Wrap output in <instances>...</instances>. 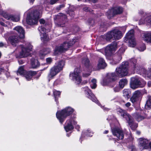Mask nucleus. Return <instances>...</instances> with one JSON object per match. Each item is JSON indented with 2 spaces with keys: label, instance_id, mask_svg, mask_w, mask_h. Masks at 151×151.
Here are the masks:
<instances>
[{
  "label": "nucleus",
  "instance_id": "f257e3e1",
  "mask_svg": "<svg viewBox=\"0 0 151 151\" xmlns=\"http://www.w3.org/2000/svg\"><path fill=\"white\" fill-rule=\"evenodd\" d=\"M128 63L127 62L122 63V64L116 69V73H112L109 74L108 77L109 78L110 81H113L116 79L117 77L120 78L126 76L128 73Z\"/></svg>",
  "mask_w": 151,
  "mask_h": 151
},
{
  "label": "nucleus",
  "instance_id": "f03ea898",
  "mask_svg": "<svg viewBox=\"0 0 151 151\" xmlns=\"http://www.w3.org/2000/svg\"><path fill=\"white\" fill-rule=\"evenodd\" d=\"M42 11V8L41 7L39 10H35L28 14L26 19L27 23L30 25L36 24L38 19L41 16Z\"/></svg>",
  "mask_w": 151,
  "mask_h": 151
},
{
  "label": "nucleus",
  "instance_id": "7ed1b4c3",
  "mask_svg": "<svg viewBox=\"0 0 151 151\" xmlns=\"http://www.w3.org/2000/svg\"><path fill=\"white\" fill-rule=\"evenodd\" d=\"M64 65V61L61 60L58 62L57 64H56L55 65L51 68L47 76V79L49 81L62 70Z\"/></svg>",
  "mask_w": 151,
  "mask_h": 151
},
{
  "label": "nucleus",
  "instance_id": "20e7f679",
  "mask_svg": "<svg viewBox=\"0 0 151 151\" xmlns=\"http://www.w3.org/2000/svg\"><path fill=\"white\" fill-rule=\"evenodd\" d=\"M74 111V109L70 107H66L61 111H58L56 113L57 117L59 120L60 122L62 123L66 118L72 114Z\"/></svg>",
  "mask_w": 151,
  "mask_h": 151
},
{
  "label": "nucleus",
  "instance_id": "39448f33",
  "mask_svg": "<svg viewBox=\"0 0 151 151\" xmlns=\"http://www.w3.org/2000/svg\"><path fill=\"white\" fill-rule=\"evenodd\" d=\"M118 110V111L121 113V116L126 119L132 129L133 130L135 129L137 127V125L136 124L134 123L133 120L132 116L126 112L122 109H119Z\"/></svg>",
  "mask_w": 151,
  "mask_h": 151
},
{
  "label": "nucleus",
  "instance_id": "423d86ee",
  "mask_svg": "<svg viewBox=\"0 0 151 151\" xmlns=\"http://www.w3.org/2000/svg\"><path fill=\"white\" fill-rule=\"evenodd\" d=\"M118 110V111L121 113V116L126 119L132 129L133 130L135 129L137 127V125L136 124L134 123L133 120L132 116L126 112L122 109H119Z\"/></svg>",
  "mask_w": 151,
  "mask_h": 151
},
{
  "label": "nucleus",
  "instance_id": "0eeeda50",
  "mask_svg": "<svg viewBox=\"0 0 151 151\" xmlns=\"http://www.w3.org/2000/svg\"><path fill=\"white\" fill-rule=\"evenodd\" d=\"M67 19L66 15L61 13H60L54 16V19L55 22L60 27H63L64 26Z\"/></svg>",
  "mask_w": 151,
  "mask_h": 151
},
{
  "label": "nucleus",
  "instance_id": "6e6552de",
  "mask_svg": "<svg viewBox=\"0 0 151 151\" xmlns=\"http://www.w3.org/2000/svg\"><path fill=\"white\" fill-rule=\"evenodd\" d=\"M122 36V32L117 29H115L111 32H108L105 35L107 40H109L111 39L119 40Z\"/></svg>",
  "mask_w": 151,
  "mask_h": 151
},
{
  "label": "nucleus",
  "instance_id": "1a4fd4ad",
  "mask_svg": "<svg viewBox=\"0 0 151 151\" xmlns=\"http://www.w3.org/2000/svg\"><path fill=\"white\" fill-rule=\"evenodd\" d=\"M17 74V75L19 74L21 75H23L27 80L29 81L32 78V76L36 74V72L32 71L26 72L24 70L23 66H21L18 69Z\"/></svg>",
  "mask_w": 151,
  "mask_h": 151
},
{
  "label": "nucleus",
  "instance_id": "9d476101",
  "mask_svg": "<svg viewBox=\"0 0 151 151\" xmlns=\"http://www.w3.org/2000/svg\"><path fill=\"white\" fill-rule=\"evenodd\" d=\"M146 84V82L142 79L134 78L131 83L130 87L132 88L135 89L139 87H143Z\"/></svg>",
  "mask_w": 151,
  "mask_h": 151
},
{
  "label": "nucleus",
  "instance_id": "9b49d317",
  "mask_svg": "<svg viewBox=\"0 0 151 151\" xmlns=\"http://www.w3.org/2000/svg\"><path fill=\"white\" fill-rule=\"evenodd\" d=\"M126 38L128 40L129 46L131 47H134L136 43L134 37V31L133 29L130 30L127 34Z\"/></svg>",
  "mask_w": 151,
  "mask_h": 151
},
{
  "label": "nucleus",
  "instance_id": "f8f14e48",
  "mask_svg": "<svg viewBox=\"0 0 151 151\" xmlns=\"http://www.w3.org/2000/svg\"><path fill=\"white\" fill-rule=\"evenodd\" d=\"M116 42H114L107 46L105 50V55L106 56L111 55L117 49Z\"/></svg>",
  "mask_w": 151,
  "mask_h": 151
},
{
  "label": "nucleus",
  "instance_id": "ddd939ff",
  "mask_svg": "<svg viewBox=\"0 0 151 151\" xmlns=\"http://www.w3.org/2000/svg\"><path fill=\"white\" fill-rule=\"evenodd\" d=\"M70 45L67 42H65L60 46L56 47L54 53L56 55L59 52H62L66 51L70 48Z\"/></svg>",
  "mask_w": 151,
  "mask_h": 151
},
{
  "label": "nucleus",
  "instance_id": "4468645a",
  "mask_svg": "<svg viewBox=\"0 0 151 151\" xmlns=\"http://www.w3.org/2000/svg\"><path fill=\"white\" fill-rule=\"evenodd\" d=\"M22 48V51L20 52L19 56L21 58L27 57L30 54V52L32 49V46L30 43L28 44V46L26 47H24L21 46Z\"/></svg>",
  "mask_w": 151,
  "mask_h": 151
},
{
  "label": "nucleus",
  "instance_id": "2eb2a0df",
  "mask_svg": "<svg viewBox=\"0 0 151 151\" xmlns=\"http://www.w3.org/2000/svg\"><path fill=\"white\" fill-rule=\"evenodd\" d=\"M78 69H75L73 73L70 74V78L73 80L75 81V83L77 84H80L81 81V78L79 72L77 71Z\"/></svg>",
  "mask_w": 151,
  "mask_h": 151
},
{
  "label": "nucleus",
  "instance_id": "dca6fc26",
  "mask_svg": "<svg viewBox=\"0 0 151 151\" xmlns=\"http://www.w3.org/2000/svg\"><path fill=\"white\" fill-rule=\"evenodd\" d=\"M123 11L122 8L120 7H116L109 10L107 12V16L110 18L115 14L121 13Z\"/></svg>",
  "mask_w": 151,
  "mask_h": 151
},
{
  "label": "nucleus",
  "instance_id": "f3484780",
  "mask_svg": "<svg viewBox=\"0 0 151 151\" xmlns=\"http://www.w3.org/2000/svg\"><path fill=\"white\" fill-rule=\"evenodd\" d=\"M77 122L73 118H70L65 123L64 128L66 132L72 130L73 129V125H75Z\"/></svg>",
  "mask_w": 151,
  "mask_h": 151
},
{
  "label": "nucleus",
  "instance_id": "a211bd4d",
  "mask_svg": "<svg viewBox=\"0 0 151 151\" xmlns=\"http://www.w3.org/2000/svg\"><path fill=\"white\" fill-rule=\"evenodd\" d=\"M83 90L84 91L85 93L88 95V97L91 99L93 102L99 105L100 104L99 101L97 99L95 96L92 93L91 91L88 88V87L86 86L83 88Z\"/></svg>",
  "mask_w": 151,
  "mask_h": 151
},
{
  "label": "nucleus",
  "instance_id": "6ab92c4d",
  "mask_svg": "<svg viewBox=\"0 0 151 151\" xmlns=\"http://www.w3.org/2000/svg\"><path fill=\"white\" fill-rule=\"evenodd\" d=\"M0 14L7 19L13 21L18 22L19 20V17L8 14L6 12L2 10L0 11Z\"/></svg>",
  "mask_w": 151,
  "mask_h": 151
},
{
  "label": "nucleus",
  "instance_id": "aec40b11",
  "mask_svg": "<svg viewBox=\"0 0 151 151\" xmlns=\"http://www.w3.org/2000/svg\"><path fill=\"white\" fill-rule=\"evenodd\" d=\"M21 38L19 36L13 35L9 36L8 38V42L14 46H16L20 40Z\"/></svg>",
  "mask_w": 151,
  "mask_h": 151
},
{
  "label": "nucleus",
  "instance_id": "412c9836",
  "mask_svg": "<svg viewBox=\"0 0 151 151\" xmlns=\"http://www.w3.org/2000/svg\"><path fill=\"white\" fill-rule=\"evenodd\" d=\"M14 31L12 32L13 34H17L19 35V36L21 38H24V31L23 28L20 26H17L13 29Z\"/></svg>",
  "mask_w": 151,
  "mask_h": 151
},
{
  "label": "nucleus",
  "instance_id": "4be33fe9",
  "mask_svg": "<svg viewBox=\"0 0 151 151\" xmlns=\"http://www.w3.org/2000/svg\"><path fill=\"white\" fill-rule=\"evenodd\" d=\"M112 132L113 134L117 137L119 139H122L124 138V134L122 131L117 128L112 129Z\"/></svg>",
  "mask_w": 151,
  "mask_h": 151
},
{
  "label": "nucleus",
  "instance_id": "5701e85b",
  "mask_svg": "<svg viewBox=\"0 0 151 151\" xmlns=\"http://www.w3.org/2000/svg\"><path fill=\"white\" fill-rule=\"evenodd\" d=\"M139 145L140 148L143 149L149 148V141L148 140L143 138H140L139 139Z\"/></svg>",
  "mask_w": 151,
  "mask_h": 151
},
{
  "label": "nucleus",
  "instance_id": "b1692460",
  "mask_svg": "<svg viewBox=\"0 0 151 151\" xmlns=\"http://www.w3.org/2000/svg\"><path fill=\"white\" fill-rule=\"evenodd\" d=\"M38 30L41 33L40 35L41 39L43 41H47L49 38L46 33V30L45 29L41 26L38 28Z\"/></svg>",
  "mask_w": 151,
  "mask_h": 151
},
{
  "label": "nucleus",
  "instance_id": "393cba45",
  "mask_svg": "<svg viewBox=\"0 0 151 151\" xmlns=\"http://www.w3.org/2000/svg\"><path fill=\"white\" fill-rule=\"evenodd\" d=\"M142 40L147 42L151 43V32H146L142 35Z\"/></svg>",
  "mask_w": 151,
  "mask_h": 151
},
{
  "label": "nucleus",
  "instance_id": "a878e982",
  "mask_svg": "<svg viewBox=\"0 0 151 151\" xmlns=\"http://www.w3.org/2000/svg\"><path fill=\"white\" fill-rule=\"evenodd\" d=\"M148 70H145V69H141L142 72H143V76L145 77L149 78L151 79V62L148 67Z\"/></svg>",
  "mask_w": 151,
  "mask_h": 151
},
{
  "label": "nucleus",
  "instance_id": "bb28decb",
  "mask_svg": "<svg viewBox=\"0 0 151 151\" xmlns=\"http://www.w3.org/2000/svg\"><path fill=\"white\" fill-rule=\"evenodd\" d=\"M106 66V63L104 60L102 58H100L98 60L97 65L98 69H102L105 68Z\"/></svg>",
  "mask_w": 151,
  "mask_h": 151
},
{
  "label": "nucleus",
  "instance_id": "cd10ccee",
  "mask_svg": "<svg viewBox=\"0 0 151 151\" xmlns=\"http://www.w3.org/2000/svg\"><path fill=\"white\" fill-rule=\"evenodd\" d=\"M145 23H147L151 25V16L146 17L144 20L143 18H142L139 20V24L140 25Z\"/></svg>",
  "mask_w": 151,
  "mask_h": 151
},
{
  "label": "nucleus",
  "instance_id": "c85d7f7f",
  "mask_svg": "<svg viewBox=\"0 0 151 151\" xmlns=\"http://www.w3.org/2000/svg\"><path fill=\"white\" fill-rule=\"evenodd\" d=\"M131 62L133 63V65L134 67V70H136L138 72L139 71H140V72L143 74V72H142L141 69V67L139 66L138 65H137L136 63L137 62V60L136 59L132 58L131 60Z\"/></svg>",
  "mask_w": 151,
  "mask_h": 151
},
{
  "label": "nucleus",
  "instance_id": "c756f323",
  "mask_svg": "<svg viewBox=\"0 0 151 151\" xmlns=\"http://www.w3.org/2000/svg\"><path fill=\"white\" fill-rule=\"evenodd\" d=\"M50 52V50L49 49H44L40 52L39 56L41 59H42L46 55L49 53Z\"/></svg>",
  "mask_w": 151,
  "mask_h": 151
},
{
  "label": "nucleus",
  "instance_id": "7c9ffc66",
  "mask_svg": "<svg viewBox=\"0 0 151 151\" xmlns=\"http://www.w3.org/2000/svg\"><path fill=\"white\" fill-rule=\"evenodd\" d=\"M40 65L39 63L38 60L32 58L31 60V65L32 67L33 68H35L38 67Z\"/></svg>",
  "mask_w": 151,
  "mask_h": 151
},
{
  "label": "nucleus",
  "instance_id": "2f4dec72",
  "mask_svg": "<svg viewBox=\"0 0 151 151\" xmlns=\"http://www.w3.org/2000/svg\"><path fill=\"white\" fill-rule=\"evenodd\" d=\"M127 83V81L126 79H122L120 80L119 82V87L122 89Z\"/></svg>",
  "mask_w": 151,
  "mask_h": 151
},
{
  "label": "nucleus",
  "instance_id": "473e14b6",
  "mask_svg": "<svg viewBox=\"0 0 151 151\" xmlns=\"http://www.w3.org/2000/svg\"><path fill=\"white\" fill-rule=\"evenodd\" d=\"M130 94L131 91L129 89H125L123 91V96L127 99L130 97Z\"/></svg>",
  "mask_w": 151,
  "mask_h": 151
},
{
  "label": "nucleus",
  "instance_id": "72a5a7b5",
  "mask_svg": "<svg viewBox=\"0 0 151 151\" xmlns=\"http://www.w3.org/2000/svg\"><path fill=\"white\" fill-rule=\"evenodd\" d=\"M53 93L55 98V101L57 102V98L60 95L61 92L55 90H53Z\"/></svg>",
  "mask_w": 151,
  "mask_h": 151
},
{
  "label": "nucleus",
  "instance_id": "f704fd0d",
  "mask_svg": "<svg viewBox=\"0 0 151 151\" xmlns=\"http://www.w3.org/2000/svg\"><path fill=\"white\" fill-rule=\"evenodd\" d=\"M96 81L95 79H93L91 81L90 86L92 89H95L96 87Z\"/></svg>",
  "mask_w": 151,
  "mask_h": 151
},
{
  "label": "nucleus",
  "instance_id": "c9c22d12",
  "mask_svg": "<svg viewBox=\"0 0 151 151\" xmlns=\"http://www.w3.org/2000/svg\"><path fill=\"white\" fill-rule=\"evenodd\" d=\"M134 116L138 122L144 119V117L139 114H136Z\"/></svg>",
  "mask_w": 151,
  "mask_h": 151
},
{
  "label": "nucleus",
  "instance_id": "e433bc0d",
  "mask_svg": "<svg viewBox=\"0 0 151 151\" xmlns=\"http://www.w3.org/2000/svg\"><path fill=\"white\" fill-rule=\"evenodd\" d=\"M83 63L86 67H88L90 65L89 60L88 59L86 58L83 60Z\"/></svg>",
  "mask_w": 151,
  "mask_h": 151
},
{
  "label": "nucleus",
  "instance_id": "4c0bfd02",
  "mask_svg": "<svg viewBox=\"0 0 151 151\" xmlns=\"http://www.w3.org/2000/svg\"><path fill=\"white\" fill-rule=\"evenodd\" d=\"M145 106L146 107L147 106L151 108V96L149 97V99L147 101Z\"/></svg>",
  "mask_w": 151,
  "mask_h": 151
},
{
  "label": "nucleus",
  "instance_id": "58836bf2",
  "mask_svg": "<svg viewBox=\"0 0 151 151\" xmlns=\"http://www.w3.org/2000/svg\"><path fill=\"white\" fill-rule=\"evenodd\" d=\"M133 95L138 99L141 95V93L139 91L137 90L134 92Z\"/></svg>",
  "mask_w": 151,
  "mask_h": 151
},
{
  "label": "nucleus",
  "instance_id": "ea45409f",
  "mask_svg": "<svg viewBox=\"0 0 151 151\" xmlns=\"http://www.w3.org/2000/svg\"><path fill=\"white\" fill-rule=\"evenodd\" d=\"M138 50L140 51H143L146 49L145 45L144 44H142V45L139 46L138 48Z\"/></svg>",
  "mask_w": 151,
  "mask_h": 151
},
{
  "label": "nucleus",
  "instance_id": "a19ab883",
  "mask_svg": "<svg viewBox=\"0 0 151 151\" xmlns=\"http://www.w3.org/2000/svg\"><path fill=\"white\" fill-rule=\"evenodd\" d=\"M85 134L88 135V136L91 137L92 136L93 133V132H91L90 130L88 129L86 132H85Z\"/></svg>",
  "mask_w": 151,
  "mask_h": 151
},
{
  "label": "nucleus",
  "instance_id": "79ce46f5",
  "mask_svg": "<svg viewBox=\"0 0 151 151\" xmlns=\"http://www.w3.org/2000/svg\"><path fill=\"white\" fill-rule=\"evenodd\" d=\"M138 99L135 97L133 95V96H132V97L130 99V100L131 102L134 103L136 101H137V100Z\"/></svg>",
  "mask_w": 151,
  "mask_h": 151
},
{
  "label": "nucleus",
  "instance_id": "37998d69",
  "mask_svg": "<svg viewBox=\"0 0 151 151\" xmlns=\"http://www.w3.org/2000/svg\"><path fill=\"white\" fill-rule=\"evenodd\" d=\"M46 61L47 64H50L52 61V59L50 58H49L46 59Z\"/></svg>",
  "mask_w": 151,
  "mask_h": 151
},
{
  "label": "nucleus",
  "instance_id": "c03bdc74",
  "mask_svg": "<svg viewBox=\"0 0 151 151\" xmlns=\"http://www.w3.org/2000/svg\"><path fill=\"white\" fill-rule=\"evenodd\" d=\"M64 6H65L63 4L60 5L56 8V9L57 10H60L62 8H63Z\"/></svg>",
  "mask_w": 151,
  "mask_h": 151
},
{
  "label": "nucleus",
  "instance_id": "a18cd8bd",
  "mask_svg": "<svg viewBox=\"0 0 151 151\" xmlns=\"http://www.w3.org/2000/svg\"><path fill=\"white\" fill-rule=\"evenodd\" d=\"M58 1V0H51L50 3V4L53 5L56 3Z\"/></svg>",
  "mask_w": 151,
  "mask_h": 151
},
{
  "label": "nucleus",
  "instance_id": "49530a36",
  "mask_svg": "<svg viewBox=\"0 0 151 151\" xmlns=\"http://www.w3.org/2000/svg\"><path fill=\"white\" fill-rule=\"evenodd\" d=\"M39 22H40V24H44L45 22V20L43 19H40L39 20Z\"/></svg>",
  "mask_w": 151,
  "mask_h": 151
},
{
  "label": "nucleus",
  "instance_id": "de8ad7c7",
  "mask_svg": "<svg viewBox=\"0 0 151 151\" xmlns=\"http://www.w3.org/2000/svg\"><path fill=\"white\" fill-rule=\"evenodd\" d=\"M84 11L86 12H88L90 11V9L87 7H85L83 8Z\"/></svg>",
  "mask_w": 151,
  "mask_h": 151
},
{
  "label": "nucleus",
  "instance_id": "09e8293b",
  "mask_svg": "<svg viewBox=\"0 0 151 151\" xmlns=\"http://www.w3.org/2000/svg\"><path fill=\"white\" fill-rule=\"evenodd\" d=\"M124 50H123V48L122 47L119 49L118 52L119 53H122L124 52Z\"/></svg>",
  "mask_w": 151,
  "mask_h": 151
},
{
  "label": "nucleus",
  "instance_id": "8fccbe9b",
  "mask_svg": "<svg viewBox=\"0 0 151 151\" xmlns=\"http://www.w3.org/2000/svg\"><path fill=\"white\" fill-rule=\"evenodd\" d=\"M131 151H136L134 146H132L131 147Z\"/></svg>",
  "mask_w": 151,
  "mask_h": 151
},
{
  "label": "nucleus",
  "instance_id": "3c124183",
  "mask_svg": "<svg viewBox=\"0 0 151 151\" xmlns=\"http://www.w3.org/2000/svg\"><path fill=\"white\" fill-rule=\"evenodd\" d=\"M114 91L116 92H118L119 91L120 89L118 87H117L115 88L114 89Z\"/></svg>",
  "mask_w": 151,
  "mask_h": 151
},
{
  "label": "nucleus",
  "instance_id": "603ef678",
  "mask_svg": "<svg viewBox=\"0 0 151 151\" xmlns=\"http://www.w3.org/2000/svg\"><path fill=\"white\" fill-rule=\"evenodd\" d=\"M90 75V73H84L83 74V76L84 77H87Z\"/></svg>",
  "mask_w": 151,
  "mask_h": 151
},
{
  "label": "nucleus",
  "instance_id": "864d4df0",
  "mask_svg": "<svg viewBox=\"0 0 151 151\" xmlns=\"http://www.w3.org/2000/svg\"><path fill=\"white\" fill-rule=\"evenodd\" d=\"M131 105V104L129 102H127L125 104V106L127 107H129Z\"/></svg>",
  "mask_w": 151,
  "mask_h": 151
},
{
  "label": "nucleus",
  "instance_id": "5fc2aeb1",
  "mask_svg": "<svg viewBox=\"0 0 151 151\" xmlns=\"http://www.w3.org/2000/svg\"><path fill=\"white\" fill-rule=\"evenodd\" d=\"M0 24L3 26H4L5 27H6L7 26L5 24L4 22H0Z\"/></svg>",
  "mask_w": 151,
  "mask_h": 151
},
{
  "label": "nucleus",
  "instance_id": "6e6d98bb",
  "mask_svg": "<svg viewBox=\"0 0 151 151\" xmlns=\"http://www.w3.org/2000/svg\"><path fill=\"white\" fill-rule=\"evenodd\" d=\"M147 86L148 87H151V82L149 81L147 83Z\"/></svg>",
  "mask_w": 151,
  "mask_h": 151
},
{
  "label": "nucleus",
  "instance_id": "4d7b16f0",
  "mask_svg": "<svg viewBox=\"0 0 151 151\" xmlns=\"http://www.w3.org/2000/svg\"><path fill=\"white\" fill-rule=\"evenodd\" d=\"M144 12L142 10H140L139 12V14H144Z\"/></svg>",
  "mask_w": 151,
  "mask_h": 151
},
{
  "label": "nucleus",
  "instance_id": "13d9d810",
  "mask_svg": "<svg viewBox=\"0 0 151 151\" xmlns=\"http://www.w3.org/2000/svg\"><path fill=\"white\" fill-rule=\"evenodd\" d=\"M98 1V0H92V2L94 3L97 2Z\"/></svg>",
  "mask_w": 151,
  "mask_h": 151
},
{
  "label": "nucleus",
  "instance_id": "bf43d9fd",
  "mask_svg": "<svg viewBox=\"0 0 151 151\" xmlns=\"http://www.w3.org/2000/svg\"><path fill=\"white\" fill-rule=\"evenodd\" d=\"M149 148V147L151 149V142L148 143Z\"/></svg>",
  "mask_w": 151,
  "mask_h": 151
},
{
  "label": "nucleus",
  "instance_id": "052dcab7",
  "mask_svg": "<svg viewBox=\"0 0 151 151\" xmlns=\"http://www.w3.org/2000/svg\"><path fill=\"white\" fill-rule=\"evenodd\" d=\"M4 44L2 42H0V47H2L3 46Z\"/></svg>",
  "mask_w": 151,
  "mask_h": 151
},
{
  "label": "nucleus",
  "instance_id": "680f3d73",
  "mask_svg": "<svg viewBox=\"0 0 151 151\" xmlns=\"http://www.w3.org/2000/svg\"><path fill=\"white\" fill-rule=\"evenodd\" d=\"M30 3H33V2L35 0H29Z\"/></svg>",
  "mask_w": 151,
  "mask_h": 151
},
{
  "label": "nucleus",
  "instance_id": "e2e57ef3",
  "mask_svg": "<svg viewBox=\"0 0 151 151\" xmlns=\"http://www.w3.org/2000/svg\"><path fill=\"white\" fill-rule=\"evenodd\" d=\"M108 132V130H106V131H105L104 132V134H107Z\"/></svg>",
  "mask_w": 151,
  "mask_h": 151
},
{
  "label": "nucleus",
  "instance_id": "0e129e2a",
  "mask_svg": "<svg viewBox=\"0 0 151 151\" xmlns=\"http://www.w3.org/2000/svg\"><path fill=\"white\" fill-rule=\"evenodd\" d=\"M137 133L138 134H139L140 133V132L139 131H137Z\"/></svg>",
  "mask_w": 151,
  "mask_h": 151
},
{
  "label": "nucleus",
  "instance_id": "69168bd1",
  "mask_svg": "<svg viewBox=\"0 0 151 151\" xmlns=\"http://www.w3.org/2000/svg\"><path fill=\"white\" fill-rule=\"evenodd\" d=\"M3 70V68H0V70H1V71H2Z\"/></svg>",
  "mask_w": 151,
  "mask_h": 151
},
{
  "label": "nucleus",
  "instance_id": "338daca9",
  "mask_svg": "<svg viewBox=\"0 0 151 151\" xmlns=\"http://www.w3.org/2000/svg\"><path fill=\"white\" fill-rule=\"evenodd\" d=\"M21 62H22V61H19V63L20 64H22V63H21Z\"/></svg>",
  "mask_w": 151,
  "mask_h": 151
},
{
  "label": "nucleus",
  "instance_id": "774afa93",
  "mask_svg": "<svg viewBox=\"0 0 151 151\" xmlns=\"http://www.w3.org/2000/svg\"><path fill=\"white\" fill-rule=\"evenodd\" d=\"M104 110H108V109H106V108H104Z\"/></svg>",
  "mask_w": 151,
  "mask_h": 151
}]
</instances>
